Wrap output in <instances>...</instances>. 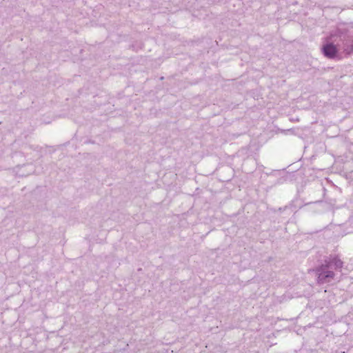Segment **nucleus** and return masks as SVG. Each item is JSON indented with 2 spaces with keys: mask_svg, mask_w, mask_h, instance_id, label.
Listing matches in <instances>:
<instances>
[{
  "mask_svg": "<svg viewBox=\"0 0 353 353\" xmlns=\"http://www.w3.org/2000/svg\"><path fill=\"white\" fill-rule=\"evenodd\" d=\"M343 266V262L338 257L332 259L327 265L322 266L319 270L317 281L319 283H329L332 281L334 276V272L330 269L334 268L340 270Z\"/></svg>",
  "mask_w": 353,
  "mask_h": 353,
  "instance_id": "obj_1",
  "label": "nucleus"
},
{
  "mask_svg": "<svg viewBox=\"0 0 353 353\" xmlns=\"http://www.w3.org/2000/svg\"><path fill=\"white\" fill-rule=\"evenodd\" d=\"M323 52L324 55L330 59H334L336 57L337 50L335 46L327 43L323 47Z\"/></svg>",
  "mask_w": 353,
  "mask_h": 353,
  "instance_id": "obj_2",
  "label": "nucleus"
},
{
  "mask_svg": "<svg viewBox=\"0 0 353 353\" xmlns=\"http://www.w3.org/2000/svg\"><path fill=\"white\" fill-rule=\"evenodd\" d=\"M345 50L347 51V53H348V54L353 52V49H352L351 50Z\"/></svg>",
  "mask_w": 353,
  "mask_h": 353,
  "instance_id": "obj_3",
  "label": "nucleus"
}]
</instances>
